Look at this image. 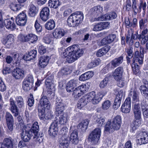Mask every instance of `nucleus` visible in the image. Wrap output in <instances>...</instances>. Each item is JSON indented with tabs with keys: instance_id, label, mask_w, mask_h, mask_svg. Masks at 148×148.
I'll return each instance as SVG.
<instances>
[{
	"instance_id": "11",
	"label": "nucleus",
	"mask_w": 148,
	"mask_h": 148,
	"mask_svg": "<svg viewBox=\"0 0 148 148\" xmlns=\"http://www.w3.org/2000/svg\"><path fill=\"white\" fill-rule=\"evenodd\" d=\"M121 126L111 122H108L105 126V130L109 133H112L115 130H119Z\"/></svg>"
},
{
	"instance_id": "23",
	"label": "nucleus",
	"mask_w": 148,
	"mask_h": 148,
	"mask_svg": "<svg viewBox=\"0 0 148 148\" xmlns=\"http://www.w3.org/2000/svg\"><path fill=\"white\" fill-rule=\"evenodd\" d=\"M103 12V8L100 6H95L91 8L89 11V14L94 16H97Z\"/></svg>"
},
{
	"instance_id": "13",
	"label": "nucleus",
	"mask_w": 148,
	"mask_h": 148,
	"mask_svg": "<svg viewBox=\"0 0 148 148\" xmlns=\"http://www.w3.org/2000/svg\"><path fill=\"white\" fill-rule=\"evenodd\" d=\"M131 99L130 97L127 98L125 100L121 108V111L125 113H129L131 110Z\"/></svg>"
},
{
	"instance_id": "24",
	"label": "nucleus",
	"mask_w": 148,
	"mask_h": 148,
	"mask_svg": "<svg viewBox=\"0 0 148 148\" xmlns=\"http://www.w3.org/2000/svg\"><path fill=\"white\" fill-rule=\"evenodd\" d=\"M14 37L12 34L8 35L7 37L3 38L2 43L6 46L9 47L14 42Z\"/></svg>"
},
{
	"instance_id": "3",
	"label": "nucleus",
	"mask_w": 148,
	"mask_h": 148,
	"mask_svg": "<svg viewBox=\"0 0 148 148\" xmlns=\"http://www.w3.org/2000/svg\"><path fill=\"white\" fill-rule=\"evenodd\" d=\"M83 18L84 14L82 12H76L69 17L67 20V24L71 27L77 26L81 23Z\"/></svg>"
},
{
	"instance_id": "17",
	"label": "nucleus",
	"mask_w": 148,
	"mask_h": 148,
	"mask_svg": "<svg viewBox=\"0 0 148 148\" xmlns=\"http://www.w3.org/2000/svg\"><path fill=\"white\" fill-rule=\"evenodd\" d=\"M123 57L122 55L118 57L115 58L110 62L109 64H110L112 69L119 66L123 62Z\"/></svg>"
},
{
	"instance_id": "14",
	"label": "nucleus",
	"mask_w": 148,
	"mask_h": 148,
	"mask_svg": "<svg viewBox=\"0 0 148 148\" xmlns=\"http://www.w3.org/2000/svg\"><path fill=\"white\" fill-rule=\"evenodd\" d=\"M12 76L16 79L23 78L25 77V73L23 69L19 68L14 69L12 73Z\"/></svg>"
},
{
	"instance_id": "26",
	"label": "nucleus",
	"mask_w": 148,
	"mask_h": 148,
	"mask_svg": "<svg viewBox=\"0 0 148 148\" xmlns=\"http://www.w3.org/2000/svg\"><path fill=\"white\" fill-rule=\"evenodd\" d=\"M65 34V31L63 29L56 28L53 31V35L55 38H60L63 36Z\"/></svg>"
},
{
	"instance_id": "25",
	"label": "nucleus",
	"mask_w": 148,
	"mask_h": 148,
	"mask_svg": "<svg viewBox=\"0 0 148 148\" xmlns=\"http://www.w3.org/2000/svg\"><path fill=\"white\" fill-rule=\"evenodd\" d=\"M4 25L6 28L11 30H13L16 29V25L13 20L10 19H5L4 20L3 25Z\"/></svg>"
},
{
	"instance_id": "2",
	"label": "nucleus",
	"mask_w": 148,
	"mask_h": 148,
	"mask_svg": "<svg viewBox=\"0 0 148 148\" xmlns=\"http://www.w3.org/2000/svg\"><path fill=\"white\" fill-rule=\"evenodd\" d=\"M69 119L68 114L64 113L62 115H59L55 118V122L51 125L49 130V133L51 136H55L58 133L57 123L64 125L67 123Z\"/></svg>"
},
{
	"instance_id": "54",
	"label": "nucleus",
	"mask_w": 148,
	"mask_h": 148,
	"mask_svg": "<svg viewBox=\"0 0 148 148\" xmlns=\"http://www.w3.org/2000/svg\"><path fill=\"white\" fill-rule=\"evenodd\" d=\"M100 62L99 59H96L89 63L88 67L89 68H91L96 66L98 65Z\"/></svg>"
},
{
	"instance_id": "5",
	"label": "nucleus",
	"mask_w": 148,
	"mask_h": 148,
	"mask_svg": "<svg viewBox=\"0 0 148 148\" xmlns=\"http://www.w3.org/2000/svg\"><path fill=\"white\" fill-rule=\"evenodd\" d=\"M101 134L100 129H95L90 134L89 136V140L92 144H96L99 140Z\"/></svg>"
},
{
	"instance_id": "21",
	"label": "nucleus",
	"mask_w": 148,
	"mask_h": 148,
	"mask_svg": "<svg viewBox=\"0 0 148 148\" xmlns=\"http://www.w3.org/2000/svg\"><path fill=\"white\" fill-rule=\"evenodd\" d=\"M116 37V35L115 34L110 35L103 38L101 40V43L103 45L109 44L115 40Z\"/></svg>"
},
{
	"instance_id": "50",
	"label": "nucleus",
	"mask_w": 148,
	"mask_h": 148,
	"mask_svg": "<svg viewBox=\"0 0 148 148\" xmlns=\"http://www.w3.org/2000/svg\"><path fill=\"white\" fill-rule=\"evenodd\" d=\"M45 110V109L38 108L39 116L41 120H45V119L46 112Z\"/></svg>"
},
{
	"instance_id": "6",
	"label": "nucleus",
	"mask_w": 148,
	"mask_h": 148,
	"mask_svg": "<svg viewBox=\"0 0 148 148\" xmlns=\"http://www.w3.org/2000/svg\"><path fill=\"white\" fill-rule=\"evenodd\" d=\"M39 129V127L38 125V123L37 122H35L33 124L32 126L29 131H31L32 132V134L34 135L33 138L35 141H39L40 140V138H41V141H42V137L43 134H41L40 135V134L39 135H38Z\"/></svg>"
},
{
	"instance_id": "55",
	"label": "nucleus",
	"mask_w": 148,
	"mask_h": 148,
	"mask_svg": "<svg viewBox=\"0 0 148 148\" xmlns=\"http://www.w3.org/2000/svg\"><path fill=\"white\" fill-rule=\"evenodd\" d=\"M111 102L109 100H107L104 101L102 104V109L104 110H108L110 107Z\"/></svg>"
},
{
	"instance_id": "19",
	"label": "nucleus",
	"mask_w": 148,
	"mask_h": 148,
	"mask_svg": "<svg viewBox=\"0 0 148 148\" xmlns=\"http://www.w3.org/2000/svg\"><path fill=\"white\" fill-rule=\"evenodd\" d=\"M140 137L138 139L140 145L148 143V133L147 132H141L139 134Z\"/></svg>"
},
{
	"instance_id": "1",
	"label": "nucleus",
	"mask_w": 148,
	"mask_h": 148,
	"mask_svg": "<svg viewBox=\"0 0 148 148\" xmlns=\"http://www.w3.org/2000/svg\"><path fill=\"white\" fill-rule=\"evenodd\" d=\"M83 52L79 46L74 45L66 49L63 54L65 57L67 58L68 62L70 63L77 59L82 55Z\"/></svg>"
},
{
	"instance_id": "53",
	"label": "nucleus",
	"mask_w": 148,
	"mask_h": 148,
	"mask_svg": "<svg viewBox=\"0 0 148 148\" xmlns=\"http://www.w3.org/2000/svg\"><path fill=\"white\" fill-rule=\"evenodd\" d=\"M121 101V99L119 98V97H116L113 106L114 109L116 110L119 107Z\"/></svg>"
},
{
	"instance_id": "20",
	"label": "nucleus",
	"mask_w": 148,
	"mask_h": 148,
	"mask_svg": "<svg viewBox=\"0 0 148 148\" xmlns=\"http://www.w3.org/2000/svg\"><path fill=\"white\" fill-rule=\"evenodd\" d=\"M49 8L47 7H44L40 12V18L42 21H45L49 18Z\"/></svg>"
},
{
	"instance_id": "22",
	"label": "nucleus",
	"mask_w": 148,
	"mask_h": 148,
	"mask_svg": "<svg viewBox=\"0 0 148 148\" xmlns=\"http://www.w3.org/2000/svg\"><path fill=\"white\" fill-rule=\"evenodd\" d=\"M56 111L55 113L57 116L64 114V107L63 104L60 101H58L56 104Z\"/></svg>"
},
{
	"instance_id": "44",
	"label": "nucleus",
	"mask_w": 148,
	"mask_h": 148,
	"mask_svg": "<svg viewBox=\"0 0 148 148\" xmlns=\"http://www.w3.org/2000/svg\"><path fill=\"white\" fill-rule=\"evenodd\" d=\"M140 125V120H137L132 122L130 125L131 128L132 132L136 130Z\"/></svg>"
},
{
	"instance_id": "52",
	"label": "nucleus",
	"mask_w": 148,
	"mask_h": 148,
	"mask_svg": "<svg viewBox=\"0 0 148 148\" xmlns=\"http://www.w3.org/2000/svg\"><path fill=\"white\" fill-rule=\"evenodd\" d=\"M147 24V20H145L144 18L141 19L139 21L140 29H145L146 27Z\"/></svg>"
},
{
	"instance_id": "48",
	"label": "nucleus",
	"mask_w": 148,
	"mask_h": 148,
	"mask_svg": "<svg viewBox=\"0 0 148 148\" xmlns=\"http://www.w3.org/2000/svg\"><path fill=\"white\" fill-rule=\"evenodd\" d=\"M10 7L11 9L13 11H17L21 8V5L16 4L15 2L11 3L10 5Z\"/></svg>"
},
{
	"instance_id": "60",
	"label": "nucleus",
	"mask_w": 148,
	"mask_h": 148,
	"mask_svg": "<svg viewBox=\"0 0 148 148\" xmlns=\"http://www.w3.org/2000/svg\"><path fill=\"white\" fill-rule=\"evenodd\" d=\"M105 121V118L104 117H101L99 118L96 121L97 125L99 127H101Z\"/></svg>"
},
{
	"instance_id": "40",
	"label": "nucleus",
	"mask_w": 148,
	"mask_h": 148,
	"mask_svg": "<svg viewBox=\"0 0 148 148\" xmlns=\"http://www.w3.org/2000/svg\"><path fill=\"white\" fill-rule=\"evenodd\" d=\"M55 27L54 21L52 19H50L48 21L45 25V28L48 30L53 29Z\"/></svg>"
},
{
	"instance_id": "36",
	"label": "nucleus",
	"mask_w": 148,
	"mask_h": 148,
	"mask_svg": "<svg viewBox=\"0 0 148 148\" xmlns=\"http://www.w3.org/2000/svg\"><path fill=\"white\" fill-rule=\"evenodd\" d=\"M88 123V120H84L79 124L77 126V128L82 132H84L87 129Z\"/></svg>"
},
{
	"instance_id": "59",
	"label": "nucleus",
	"mask_w": 148,
	"mask_h": 148,
	"mask_svg": "<svg viewBox=\"0 0 148 148\" xmlns=\"http://www.w3.org/2000/svg\"><path fill=\"white\" fill-rule=\"evenodd\" d=\"M109 78V77H106L101 82L99 86L101 88H103L107 85Z\"/></svg>"
},
{
	"instance_id": "15",
	"label": "nucleus",
	"mask_w": 148,
	"mask_h": 148,
	"mask_svg": "<svg viewBox=\"0 0 148 148\" xmlns=\"http://www.w3.org/2000/svg\"><path fill=\"white\" fill-rule=\"evenodd\" d=\"M5 119L8 129L10 131L13 130V125L14 124V119L12 115L9 112L6 113L5 115Z\"/></svg>"
},
{
	"instance_id": "49",
	"label": "nucleus",
	"mask_w": 148,
	"mask_h": 148,
	"mask_svg": "<svg viewBox=\"0 0 148 148\" xmlns=\"http://www.w3.org/2000/svg\"><path fill=\"white\" fill-rule=\"evenodd\" d=\"M23 87L24 90L25 91H28L32 87L33 84H32L31 85L29 84L30 83L27 81H23Z\"/></svg>"
},
{
	"instance_id": "39",
	"label": "nucleus",
	"mask_w": 148,
	"mask_h": 148,
	"mask_svg": "<svg viewBox=\"0 0 148 148\" xmlns=\"http://www.w3.org/2000/svg\"><path fill=\"white\" fill-rule=\"evenodd\" d=\"M110 48L108 46H105L99 49L97 51L96 54L97 56L98 57H101L108 52Z\"/></svg>"
},
{
	"instance_id": "41",
	"label": "nucleus",
	"mask_w": 148,
	"mask_h": 148,
	"mask_svg": "<svg viewBox=\"0 0 148 148\" xmlns=\"http://www.w3.org/2000/svg\"><path fill=\"white\" fill-rule=\"evenodd\" d=\"M58 0H49L48 2V6L50 8H57L60 5Z\"/></svg>"
},
{
	"instance_id": "42",
	"label": "nucleus",
	"mask_w": 148,
	"mask_h": 148,
	"mask_svg": "<svg viewBox=\"0 0 148 148\" xmlns=\"http://www.w3.org/2000/svg\"><path fill=\"white\" fill-rule=\"evenodd\" d=\"M37 12L36 7L33 4H32L30 5L29 10V15L32 17L35 16Z\"/></svg>"
},
{
	"instance_id": "58",
	"label": "nucleus",
	"mask_w": 148,
	"mask_h": 148,
	"mask_svg": "<svg viewBox=\"0 0 148 148\" xmlns=\"http://www.w3.org/2000/svg\"><path fill=\"white\" fill-rule=\"evenodd\" d=\"M111 69H112V68L110 64H109L101 70V72L102 74H105L108 73Z\"/></svg>"
},
{
	"instance_id": "32",
	"label": "nucleus",
	"mask_w": 148,
	"mask_h": 148,
	"mask_svg": "<svg viewBox=\"0 0 148 148\" xmlns=\"http://www.w3.org/2000/svg\"><path fill=\"white\" fill-rule=\"evenodd\" d=\"M37 53L36 50L34 49L32 50L29 52L28 54L24 56V58L26 61H30L36 57Z\"/></svg>"
},
{
	"instance_id": "9",
	"label": "nucleus",
	"mask_w": 148,
	"mask_h": 148,
	"mask_svg": "<svg viewBox=\"0 0 148 148\" xmlns=\"http://www.w3.org/2000/svg\"><path fill=\"white\" fill-rule=\"evenodd\" d=\"M51 104L46 96H43L40 99L38 108L49 110Z\"/></svg>"
},
{
	"instance_id": "33",
	"label": "nucleus",
	"mask_w": 148,
	"mask_h": 148,
	"mask_svg": "<svg viewBox=\"0 0 148 148\" xmlns=\"http://www.w3.org/2000/svg\"><path fill=\"white\" fill-rule=\"evenodd\" d=\"M48 58L45 56L40 57L39 59L38 65L41 68L45 67L48 64Z\"/></svg>"
},
{
	"instance_id": "63",
	"label": "nucleus",
	"mask_w": 148,
	"mask_h": 148,
	"mask_svg": "<svg viewBox=\"0 0 148 148\" xmlns=\"http://www.w3.org/2000/svg\"><path fill=\"white\" fill-rule=\"evenodd\" d=\"M53 117V113L51 111L48 110L46 112L45 119H51Z\"/></svg>"
},
{
	"instance_id": "46",
	"label": "nucleus",
	"mask_w": 148,
	"mask_h": 148,
	"mask_svg": "<svg viewBox=\"0 0 148 148\" xmlns=\"http://www.w3.org/2000/svg\"><path fill=\"white\" fill-rule=\"evenodd\" d=\"M137 0H132V11L134 12V14L136 15L137 13L140 12L139 7L138 8L137 6Z\"/></svg>"
},
{
	"instance_id": "62",
	"label": "nucleus",
	"mask_w": 148,
	"mask_h": 148,
	"mask_svg": "<svg viewBox=\"0 0 148 148\" xmlns=\"http://www.w3.org/2000/svg\"><path fill=\"white\" fill-rule=\"evenodd\" d=\"M141 106L142 111L148 109V105L145 100L141 102Z\"/></svg>"
},
{
	"instance_id": "61",
	"label": "nucleus",
	"mask_w": 148,
	"mask_h": 148,
	"mask_svg": "<svg viewBox=\"0 0 148 148\" xmlns=\"http://www.w3.org/2000/svg\"><path fill=\"white\" fill-rule=\"evenodd\" d=\"M24 80L30 83L29 84L30 85L32 84H33L34 80L33 76L32 75H28Z\"/></svg>"
},
{
	"instance_id": "16",
	"label": "nucleus",
	"mask_w": 148,
	"mask_h": 148,
	"mask_svg": "<svg viewBox=\"0 0 148 148\" xmlns=\"http://www.w3.org/2000/svg\"><path fill=\"white\" fill-rule=\"evenodd\" d=\"M59 142L60 148H67L70 143L69 138L68 136H62Z\"/></svg>"
},
{
	"instance_id": "10",
	"label": "nucleus",
	"mask_w": 148,
	"mask_h": 148,
	"mask_svg": "<svg viewBox=\"0 0 148 148\" xmlns=\"http://www.w3.org/2000/svg\"><path fill=\"white\" fill-rule=\"evenodd\" d=\"M18 108L13 99L10 98L9 99V109L15 117L17 116L19 114V109Z\"/></svg>"
},
{
	"instance_id": "4",
	"label": "nucleus",
	"mask_w": 148,
	"mask_h": 148,
	"mask_svg": "<svg viewBox=\"0 0 148 148\" xmlns=\"http://www.w3.org/2000/svg\"><path fill=\"white\" fill-rule=\"evenodd\" d=\"M18 37L21 41L28 42L29 43H35L38 39L37 36L33 34H29L27 35L20 34Z\"/></svg>"
},
{
	"instance_id": "8",
	"label": "nucleus",
	"mask_w": 148,
	"mask_h": 148,
	"mask_svg": "<svg viewBox=\"0 0 148 148\" xmlns=\"http://www.w3.org/2000/svg\"><path fill=\"white\" fill-rule=\"evenodd\" d=\"M135 53L134 56L135 60L138 62L140 64L143 63V60L144 58L145 49L142 47H140V52L137 49Z\"/></svg>"
},
{
	"instance_id": "34",
	"label": "nucleus",
	"mask_w": 148,
	"mask_h": 148,
	"mask_svg": "<svg viewBox=\"0 0 148 148\" xmlns=\"http://www.w3.org/2000/svg\"><path fill=\"white\" fill-rule=\"evenodd\" d=\"M93 75V72L92 71H89L82 75L80 76L79 79L81 81H85L92 77Z\"/></svg>"
},
{
	"instance_id": "43",
	"label": "nucleus",
	"mask_w": 148,
	"mask_h": 148,
	"mask_svg": "<svg viewBox=\"0 0 148 148\" xmlns=\"http://www.w3.org/2000/svg\"><path fill=\"white\" fill-rule=\"evenodd\" d=\"M88 103L83 96L79 100L77 103V107L79 109H81L86 106Z\"/></svg>"
},
{
	"instance_id": "7",
	"label": "nucleus",
	"mask_w": 148,
	"mask_h": 148,
	"mask_svg": "<svg viewBox=\"0 0 148 148\" xmlns=\"http://www.w3.org/2000/svg\"><path fill=\"white\" fill-rule=\"evenodd\" d=\"M88 83L86 84H82L76 88L74 90L73 93V95L75 98H77L81 96L86 91V85H88Z\"/></svg>"
},
{
	"instance_id": "12",
	"label": "nucleus",
	"mask_w": 148,
	"mask_h": 148,
	"mask_svg": "<svg viewBox=\"0 0 148 148\" xmlns=\"http://www.w3.org/2000/svg\"><path fill=\"white\" fill-rule=\"evenodd\" d=\"M27 16L26 14L22 12L20 13L16 17V23L18 25L21 26L25 25L27 21Z\"/></svg>"
},
{
	"instance_id": "27",
	"label": "nucleus",
	"mask_w": 148,
	"mask_h": 148,
	"mask_svg": "<svg viewBox=\"0 0 148 148\" xmlns=\"http://www.w3.org/2000/svg\"><path fill=\"white\" fill-rule=\"evenodd\" d=\"M33 135L31 131L26 130L25 132H23L21 134V138L25 142H29Z\"/></svg>"
},
{
	"instance_id": "30",
	"label": "nucleus",
	"mask_w": 148,
	"mask_h": 148,
	"mask_svg": "<svg viewBox=\"0 0 148 148\" xmlns=\"http://www.w3.org/2000/svg\"><path fill=\"white\" fill-rule=\"evenodd\" d=\"M70 141L72 144H77L78 142V133L77 130H73L71 134Z\"/></svg>"
},
{
	"instance_id": "57",
	"label": "nucleus",
	"mask_w": 148,
	"mask_h": 148,
	"mask_svg": "<svg viewBox=\"0 0 148 148\" xmlns=\"http://www.w3.org/2000/svg\"><path fill=\"white\" fill-rule=\"evenodd\" d=\"M107 19L111 20L115 19L117 17V14L115 12H110L109 14H107Z\"/></svg>"
},
{
	"instance_id": "35",
	"label": "nucleus",
	"mask_w": 148,
	"mask_h": 148,
	"mask_svg": "<svg viewBox=\"0 0 148 148\" xmlns=\"http://www.w3.org/2000/svg\"><path fill=\"white\" fill-rule=\"evenodd\" d=\"M17 106L20 109H23L25 106L24 100L23 97L21 96L16 97L15 99Z\"/></svg>"
},
{
	"instance_id": "37",
	"label": "nucleus",
	"mask_w": 148,
	"mask_h": 148,
	"mask_svg": "<svg viewBox=\"0 0 148 148\" xmlns=\"http://www.w3.org/2000/svg\"><path fill=\"white\" fill-rule=\"evenodd\" d=\"M103 96V95L100 92L95 93L91 102L93 104H97L100 101Z\"/></svg>"
},
{
	"instance_id": "47",
	"label": "nucleus",
	"mask_w": 148,
	"mask_h": 148,
	"mask_svg": "<svg viewBox=\"0 0 148 148\" xmlns=\"http://www.w3.org/2000/svg\"><path fill=\"white\" fill-rule=\"evenodd\" d=\"M132 94V95L133 103H139L138 92L136 90H134Z\"/></svg>"
},
{
	"instance_id": "28",
	"label": "nucleus",
	"mask_w": 148,
	"mask_h": 148,
	"mask_svg": "<svg viewBox=\"0 0 148 148\" xmlns=\"http://www.w3.org/2000/svg\"><path fill=\"white\" fill-rule=\"evenodd\" d=\"M77 81L72 79L69 81L67 84L66 89L68 92H71L73 91L74 88L76 86Z\"/></svg>"
},
{
	"instance_id": "29",
	"label": "nucleus",
	"mask_w": 148,
	"mask_h": 148,
	"mask_svg": "<svg viewBox=\"0 0 148 148\" xmlns=\"http://www.w3.org/2000/svg\"><path fill=\"white\" fill-rule=\"evenodd\" d=\"M1 145L0 148H13L12 142L11 140L9 138H5L3 142L0 143Z\"/></svg>"
},
{
	"instance_id": "31",
	"label": "nucleus",
	"mask_w": 148,
	"mask_h": 148,
	"mask_svg": "<svg viewBox=\"0 0 148 148\" xmlns=\"http://www.w3.org/2000/svg\"><path fill=\"white\" fill-rule=\"evenodd\" d=\"M144 85H142L140 87V90L141 93L144 96L147 97H148V82L145 81Z\"/></svg>"
},
{
	"instance_id": "18",
	"label": "nucleus",
	"mask_w": 148,
	"mask_h": 148,
	"mask_svg": "<svg viewBox=\"0 0 148 148\" xmlns=\"http://www.w3.org/2000/svg\"><path fill=\"white\" fill-rule=\"evenodd\" d=\"M123 71V68L121 66L117 67L114 70L113 76L116 80H119L122 78Z\"/></svg>"
},
{
	"instance_id": "64",
	"label": "nucleus",
	"mask_w": 148,
	"mask_h": 148,
	"mask_svg": "<svg viewBox=\"0 0 148 148\" xmlns=\"http://www.w3.org/2000/svg\"><path fill=\"white\" fill-rule=\"evenodd\" d=\"M68 129L66 127H62L60 132V133L62 135V136H68L67 133Z\"/></svg>"
},
{
	"instance_id": "38",
	"label": "nucleus",
	"mask_w": 148,
	"mask_h": 148,
	"mask_svg": "<svg viewBox=\"0 0 148 148\" xmlns=\"http://www.w3.org/2000/svg\"><path fill=\"white\" fill-rule=\"evenodd\" d=\"M46 87L48 89L47 94L48 95H52L54 96V93L52 92V91L55 90V85L53 82L50 83V84L48 83L45 84Z\"/></svg>"
},
{
	"instance_id": "56",
	"label": "nucleus",
	"mask_w": 148,
	"mask_h": 148,
	"mask_svg": "<svg viewBox=\"0 0 148 148\" xmlns=\"http://www.w3.org/2000/svg\"><path fill=\"white\" fill-rule=\"evenodd\" d=\"M71 72V71L69 69L68 67H65L62 69L59 72V73L62 75H67L69 74Z\"/></svg>"
},
{
	"instance_id": "51",
	"label": "nucleus",
	"mask_w": 148,
	"mask_h": 148,
	"mask_svg": "<svg viewBox=\"0 0 148 148\" xmlns=\"http://www.w3.org/2000/svg\"><path fill=\"white\" fill-rule=\"evenodd\" d=\"M110 122L116 124L117 125H120L121 126V116L119 115H117Z\"/></svg>"
},
{
	"instance_id": "45",
	"label": "nucleus",
	"mask_w": 148,
	"mask_h": 148,
	"mask_svg": "<svg viewBox=\"0 0 148 148\" xmlns=\"http://www.w3.org/2000/svg\"><path fill=\"white\" fill-rule=\"evenodd\" d=\"M95 93V92L92 91L88 93L83 97L88 102H91Z\"/></svg>"
}]
</instances>
